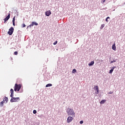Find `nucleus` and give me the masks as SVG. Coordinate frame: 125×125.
<instances>
[{
	"label": "nucleus",
	"instance_id": "nucleus-1",
	"mask_svg": "<svg viewBox=\"0 0 125 125\" xmlns=\"http://www.w3.org/2000/svg\"><path fill=\"white\" fill-rule=\"evenodd\" d=\"M66 113H67L68 116H72V117H73V118H75V111H74V110H73L72 109L68 108L66 111Z\"/></svg>",
	"mask_w": 125,
	"mask_h": 125
},
{
	"label": "nucleus",
	"instance_id": "nucleus-2",
	"mask_svg": "<svg viewBox=\"0 0 125 125\" xmlns=\"http://www.w3.org/2000/svg\"><path fill=\"white\" fill-rule=\"evenodd\" d=\"M21 87H22V85L21 84H17L16 83L15 84L14 91H19L20 89H21Z\"/></svg>",
	"mask_w": 125,
	"mask_h": 125
},
{
	"label": "nucleus",
	"instance_id": "nucleus-3",
	"mask_svg": "<svg viewBox=\"0 0 125 125\" xmlns=\"http://www.w3.org/2000/svg\"><path fill=\"white\" fill-rule=\"evenodd\" d=\"M11 99L10 100V102H11L12 103L13 102H18V101H19V100H20V98L19 97H11Z\"/></svg>",
	"mask_w": 125,
	"mask_h": 125
},
{
	"label": "nucleus",
	"instance_id": "nucleus-4",
	"mask_svg": "<svg viewBox=\"0 0 125 125\" xmlns=\"http://www.w3.org/2000/svg\"><path fill=\"white\" fill-rule=\"evenodd\" d=\"M13 32H14V28L13 27H11L9 29V32H8V34L9 36H11L13 34Z\"/></svg>",
	"mask_w": 125,
	"mask_h": 125
},
{
	"label": "nucleus",
	"instance_id": "nucleus-5",
	"mask_svg": "<svg viewBox=\"0 0 125 125\" xmlns=\"http://www.w3.org/2000/svg\"><path fill=\"white\" fill-rule=\"evenodd\" d=\"M74 116H69L67 119V123L68 124H70V123H71V122L74 120Z\"/></svg>",
	"mask_w": 125,
	"mask_h": 125
},
{
	"label": "nucleus",
	"instance_id": "nucleus-6",
	"mask_svg": "<svg viewBox=\"0 0 125 125\" xmlns=\"http://www.w3.org/2000/svg\"><path fill=\"white\" fill-rule=\"evenodd\" d=\"M38 25H39V24L36 22H32L31 24L30 25H29V26H27V28H29V27H30V28H31V27H33V26L35 25V26H38Z\"/></svg>",
	"mask_w": 125,
	"mask_h": 125
},
{
	"label": "nucleus",
	"instance_id": "nucleus-7",
	"mask_svg": "<svg viewBox=\"0 0 125 125\" xmlns=\"http://www.w3.org/2000/svg\"><path fill=\"white\" fill-rule=\"evenodd\" d=\"M10 92H11L10 97H13V96H14V90H13V89H10Z\"/></svg>",
	"mask_w": 125,
	"mask_h": 125
},
{
	"label": "nucleus",
	"instance_id": "nucleus-8",
	"mask_svg": "<svg viewBox=\"0 0 125 125\" xmlns=\"http://www.w3.org/2000/svg\"><path fill=\"white\" fill-rule=\"evenodd\" d=\"M51 14V11H50V10H48L45 12L46 16H50Z\"/></svg>",
	"mask_w": 125,
	"mask_h": 125
},
{
	"label": "nucleus",
	"instance_id": "nucleus-9",
	"mask_svg": "<svg viewBox=\"0 0 125 125\" xmlns=\"http://www.w3.org/2000/svg\"><path fill=\"white\" fill-rule=\"evenodd\" d=\"M94 89L95 90H96V91H97L96 94H98V93H99V90L98 89V86H95L94 87Z\"/></svg>",
	"mask_w": 125,
	"mask_h": 125
},
{
	"label": "nucleus",
	"instance_id": "nucleus-10",
	"mask_svg": "<svg viewBox=\"0 0 125 125\" xmlns=\"http://www.w3.org/2000/svg\"><path fill=\"white\" fill-rule=\"evenodd\" d=\"M9 18H10V14L9 13L8 16L4 19V21L5 22H6V21H7Z\"/></svg>",
	"mask_w": 125,
	"mask_h": 125
},
{
	"label": "nucleus",
	"instance_id": "nucleus-11",
	"mask_svg": "<svg viewBox=\"0 0 125 125\" xmlns=\"http://www.w3.org/2000/svg\"><path fill=\"white\" fill-rule=\"evenodd\" d=\"M112 49H113V50H114V51H116V50H117V47H116V43H114L112 45Z\"/></svg>",
	"mask_w": 125,
	"mask_h": 125
},
{
	"label": "nucleus",
	"instance_id": "nucleus-12",
	"mask_svg": "<svg viewBox=\"0 0 125 125\" xmlns=\"http://www.w3.org/2000/svg\"><path fill=\"white\" fill-rule=\"evenodd\" d=\"M13 26H15V16L14 17V18H13Z\"/></svg>",
	"mask_w": 125,
	"mask_h": 125
},
{
	"label": "nucleus",
	"instance_id": "nucleus-13",
	"mask_svg": "<svg viewBox=\"0 0 125 125\" xmlns=\"http://www.w3.org/2000/svg\"><path fill=\"white\" fill-rule=\"evenodd\" d=\"M94 64V61H92L88 63L89 66H92Z\"/></svg>",
	"mask_w": 125,
	"mask_h": 125
},
{
	"label": "nucleus",
	"instance_id": "nucleus-14",
	"mask_svg": "<svg viewBox=\"0 0 125 125\" xmlns=\"http://www.w3.org/2000/svg\"><path fill=\"white\" fill-rule=\"evenodd\" d=\"M3 101L4 102H5V101L6 102H7V101H8V98L5 97V98L3 99Z\"/></svg>",
	"mask_w": 125,
	"mask_h": 125
},
{
	"label": "nucleus",
	"instance_id": "nucleus-15",
	"mask_svg": "<svg viewBox=\"0 0 125 125\" xmlns=\"http://www.w3.org/2000/svg\"><path fill=\"white\" fill-rule=\"evenodd\" d=\"M105 102H106V100H103L101 101L100 103V104H104Z\"/></svg>",
	"mask_w": 125,
	"mask_h": 125
},
{
	"label": "nucleus",
	"instance_id": "nucleus-16",
	"mask_svg": "<svg viewBox=\"0 0 125 125\" xmlns=\"http://www.w3.org/2000/svg\"><path fill=\"white\" fill-rule=\"evenodd\" d=\"M49 86H52V84L48 83L46 85V87H49Z\"/></svg>",
	"mask_w": 125,
	"mask_h": 125
},
{
	"label": "nucleus",
	"instance_id": "nucleus-17",
	"mask_svg": "<svg viewBox=\"0 0 125 125\" xmlns=\"http://www.w3.org/2000/svg\"><path fill=\"white\" fill-rule=\"evenodd\" d=\"M4 102L2 101L0 103V107H2L3 106V103Z\"/></svg>",
	"mask_w": 125,
	"mask_h": 125
},
{
	"label": "nucleus",
	"instance_id": "nucleus-18",
	"mask_svg": "<svg viewBox=\"0 0 125 125\" xmlns=\"http://www.w3.org/2000/svg\"><path fill=\"white\" fill-rule=\"evenodd\" d=\"M77 72V70L74 69L72 71L73 74H75Z\"/></svg>",
	"mask_w": 125,
	"mask_h": 125
},
{
	"label": "nucleus",
	"instance_id": "nucleus-19",
	"mask_svg": "<svg viewBox=\"0 0 125 125\" xmlns=\"http://www.w3.org/2000/svg\"><path fill=\"white\" fill-rule=\"evenodd\" d=\"M104 27H105V24H102L101 29H103V28H104Z\"/></svg>",
	"mask_w": 125,
	"mask_h": 125
},
{
	"label": "nucleus",
	"instance_id": "nucleus-20",
	"mask_svg": "<svg viewBox=\"0 0 125 125\" xmlns=\"http://www.w3.org/2000/svg\"><path fill=\"white\" fill-rule=\"evenodd\" d=\"M108 19H110V18L109 17H107L106 19H105V21L106 22H108Z\"/></svg>",
	"mask_w": 125,
	"mask_h": 125
},
{
	"label": "nucleus",
	"instance_id": "nucleus-21",
	"mask_svg": "<svg viewBox=\"0 0 125 125\" xmlns=\"http://www.w3.org/2000/svg\"><path fill=\"white\" fill-rule=\"evenodd\" d=\"M114 62H116V60H113V61H111L110 62V64H112V63H114Z\"/></svg>",
	"mask_w": 125,
	"mask_h": 125
},
{
	"label": "nucleus",
	"instance_id": "nucleus-22",
	"mask_svg": "<svg viewBox=\"0 0 125 125\" xmlns=\"http://www.w3.org/2000/svg\"><path fill=\"white\" fill-rule=\"evenodd\" d=\"M113 71H114V69H111L109 71V74H112Z\"/></svg>",
	"mask_w": 125,
	"mask_h": 125
},
{
	"label": "nucleus",
	"instance_id": "nucleus-23",
	"mask_svg": "<svg viewBox=\"0 0 125 125\" xmlns=\"http://www.w3.org/2000/svg\"><path fill=\"white\" fill-rule=\"evenodd\" d=\"M33 114H37V110H33Z\"/></svg>",
	"mask_w": 125,
	"mask_h": 125
},
{
	"label": "nucleus",
	"instance_id": "nucleus-24",
	"mask_svg": "<svg viewBox=\"0 0 125 125\" xmlns=\"http://www.w3.org/2000/svg\"><path fill=\"white\" fill-rule=\"evenodd\" d=\"M14 54H15V55H17V54H18V52H17V51L15 52Z\"/></svg>",
	"mask_w": 125,
	"mask_h": 125
},
{
	"label": "nucleus",
	"instance_id": "nucleus-25",
	"mask_svg": "<svg viewBox=\"0 0 125 125\" xmlns=\"http://www.w3.org/2000/svg\"><path fill=\"white\" fill-rule=\"evenodd\" d=\"M25 27H26V25L24 23L22 24V28H25Z\"/></svg>",
	"mask_w": 125,
	"mask_h": 125
},
{
	"label": "nucleus",
	"instance_id": "nucleus-26",
	"mask_svg": "<svg viewBox=\"0 0 125 125\" xmlns=\"http://www.w3.org/2000/svg\"><path fill=\"white\" fill-rule=\"evenodd\" d=\"M80 124L81 125L83 124V121H81L80 122Z\"/></svg>",
	"mask_w": 125,
	"mask_h": 125
},
{
	"label": "nucleus",
	"instance_id": "nucleus-27",
	"mask_svg": "<svg viewBox=\"0 0 125 125\" xmlns=\"http://www.w3.org/2000/svg\"><path fill=\"white\" fill-rule=\"evenodd\" d=\"M57 44V41H56V42H55L54 43H53V44L54 45H55V44Z\"/></svg>",
	"mask_w": 125,
	"mask_h": 125
},
{
	"label": "nucleus",
	"instance_id": "nucleus-28",
	"mask_svg": "<svg viewBox=\"0 0 125 125\" xmlns=\"http://www.w3.org/2000/svg\"><path fill=\"white\" fill-rule=\"evenodd\" d=\"M108 93H109V94H113V92L110 91Z\"/></svg>",
	"mask_w": 125,
	"mask_h": 125
},
{
	"label": "nucleus",
	"instance_id": "nucleus-29",
	"mask_svg": "<svg viewBox=\"0 0 125 125\" xmlns=\"http://www.w3.org/2000/svg\"><path fill=\"white\" fill-rule=\"evenodd\" d=\"M115 68H116V66H114V67H112V70H114V69H115Z\"/></svg>",
	"mask_w": 125,
	"mask_h": 125
},
{
	"label": "nucleus",
	"instance_id": "nucleus-30",
	"mask_svg": "<svg viewBox=\"0 0 125 125\" xmlns=\"http://www.w3.org/2000/svg\"><path fill=\"white\" fill-rule=\"evenodd\" d=\"M105 1H106V0H103V3H104V2H105Z\"/></svg>",
	"mask_w": 125,
	"mask_h": 125
}]
</instances>
